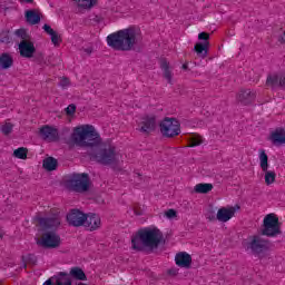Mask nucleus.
Listing matches in <instances>:
<instances>
[{
  "instance_id": "nucleus-1",
  "label": "nucleus",
  "mask_w": 285,
  "mask_h": 285,
  "mask_svg": "<svg viewBox=\"0 0 285 285\" xmlns=\"http://www.w3.org/2000/svg\"><path fill=\"white\" fill-rule=\"evenodd\" d=\"M71 140L76 146L89 148L88 155L90 159L102 164V166H112L119 161V153L112 146L101 149V136L97 132L92 125H83L76 127L71 134Z\"/></svg>"
},
{
  "instance_id": "nucleus-2",
  "label": "nucleus",
  "mask_w": 285,
  "mask_h": 285,
  "mask_svg": "<svg viewBox=\"0 0 285 285\" xmlns=\"http://www.w3.org/2000/svg\"><path fill=\"white\" fill-rule=\"evenodd\" d=\"M142 39L141 29L137 27H129L109 35L107 37V46L112 48V50L130 52L137 43H141Z\"/></svg>"
},
{
  "instance_id": "nucleus-3",
  "label": "nucleus",
  "mask_w": 285,
  "mask_h": 285,
  "mask_svg": "<svg viewBox=\"0 0 285 285\" xmlns=\"http://www.w3.org/2000/svg\"><path fill=\"white\" fill-rule=\"evenodd\" d=\"M161 232L157 228H144L131 238L134 250H146V248H157L161 244Z\"/></svg>"
},
{
  "instance_id": "nucleus-4",
  "label": "nucleus",
  "mask_w": 285,
  "mask_h": 285,
  "mask_svg": "<svg viewBox=\"0 0 285 285\" xmlns=\"http://www.w3.org/2000/svg\"><path fill=\"white\" fill-rule=\"evenodd\" d=\"M262 235L265 237H277L282 235V227L279 226V218L275 214H268L263 220Z\"/></svg>"
},
{
  "instance_id": "nucleus-5",
  "label": "nucleus",
  "mask_w": 285,
  "mask_h": 285,
  "mask_svg": "<svg viewBox=\"0 0 285 285\" xmlns=\"http://www.w3.org/2000/svg\"><path fill=\"white\" fill-rule=\"evenodd\" d=\"M247 250H250L252 255H257V257H262V255L271 250V240L265 239L259 235H254L247 243Z\"/></svg>"
},
{
  "instance_id": "nucleus-6",
  "label": "nucleus",
  "mask_w": 285,
  "mask_h": 285,
  "mask_svg": "<svg viewBox=\"0 0 285 285\" xmlns=\"http://www.w3.org/2000/svg\"><path fill=\"white\" fill-rule=\"evenodd\" d=\"M68 186L73 193H88L90 190V177L88 174H72Z\"/></svg>"
},
{
  "instance_id": "nucleus-7",
  "label": "nucleus",
  "mask_w": 285,
  "mask_h": 285,
  "mask_svg": "<svg viewBox=\"0 0 285 285\" xmlns=\"http://www.w3.org/2000/svg\"><path fill=\"white\" fill-rule=\"evenodd\" d=\"M160 132L163 137L173 138L181 135V124L176 118H165L160 125Z\"/></svg>"
},
{
  "instance_id": "nucleus-8",
  "label": "nucleus",
  "mask_w": 285,
  "mask_h": 285,
  "mask_svg": "<svg viewBox=\"0 0 285 285\" xmlns=\"http://www.w3.org/2000/svg\"><path fill=\"white\" fill-rule=\"evenodd\" d=\"M265 86H267V88H272V90L277 88L285 90V71L268 75Z\"/></svg>"
},
{
  "instance_id": "nucleus-9",
  "label": "nucleus",
  "mask_w": 285,
  "mask_h": 285,
  "mask_svg": "<svg viewBox=\"0 0 285 285\" xmlns=\"http://www.w3.org/2000/svg\"><path fill=\"white\" fill-rule=\"evenodd\" d=\"M43 248H59L61 246V237L55 232L45 233L40 240Z\"/></svg>"
},
{
  "instance_id": "nucleus-10",
  "label": "nucleus",
  "mask_w": 285,
  "mask_h": 285,
  "mask_svg": "<svg viewBox=\"0 0 285 285\" xmlns=\"http://www.w3.org/2000/svg\"><path fill=\"white\" fill-rule=\"evenodd\" d=\"M86 216H87V214H85L83 212H81L79 209H71L67 214V222H68L69 226L79 228V226H83V224L86 223Z\"/></svg>"
},
{
  "instance_id": "nucleus-11",
  "label": "nucleus",
  "mask_w": 285,
  "mask_h": 285,
  "mask_svg": "<svg viewBox=\"0 0 285 285\" xmlns=\"http://www.w3.org/2000/svg\"><path fill=\"white\" fill-rule=\"evenodd\" d=\"M257 98V92L252 89H240L236 95V101L242 106H250Z\"/></svg>"
},
{
  "instance_id": "nucleus-12",
  "label": "nucleus",
  "mask_w": 285,
  "mask_h": 285,
  "mask_svg": "<svg viewBox=\"0 0 285 285\" xmlns=\"http://www.w3.org/2000/svg\"><path fill=\"white\" fill-rule=\"evenodd\" d=\"M239 210V205L229 206V207H222L218 209L216 214V219L218 222H222L223 224H226V222H230L233 219L235 213Z\"/></svg>"
},
{
  "instance_id": "nucleus-13",
  "label": "nucleus",
  "mask_w": 285,
  "mask_h": 285,
  "mask_svg": "<svg viewBox=\"0 0 285 285\" xmlns=\"http://www.w3.org/2000/svg\"><path fill=\"white\" fill-rule=\"evenodd\" d=\"M20 57L24 59H32L35 57V52H37V48H35V42L30 40H21L18 45Z\"/></svg>"
},
{
  "instance_id": "nucleus-14",
  "label": "nucleus",
  "mask_w": 285,
  "mask_h": 285,
  "mask_svg": "<svg viewBox=\"0 0 285 285\" xmlns=\"http://www.w3.org/2000/svg\"><path fill=\"white\" fill-rule=\"evenodd\" d=\"M83 226L90 233L99 230L101 228V217L97 214H87Z\"/></svg>"
},
{
  "instance_id": "nucleus-15",
  "label": "nucleus",
  "mask_w": 285,
  "mask_h": 285,
  "mask_svg": "<svg viewBox=\"0 0 285 285\" xmlns=\"http://www.w3.org/2000/svg\"><path fill=\"white\" fill-rule=\"evenodd\" d=\"M38 224L43 230H50L52 228H59V226H61V220L59 219V216L53 215L51 217H39Z\"/></svg>"
},
{
  "instance_id": "nucleus-16",
  "label": "nucleus",
  "mask_w": 285,
  "mask_h": 285,
  "mask_svg": "<svg viewBox=\"0 0 285 285\" xmlns=\"http://www.w3.org/2000/svg\"><path fill=\"white\" fill-rule=\"evenodd\" d=\"M40 137H42L45 141H58L59 131L50 126H45L40 129Z\"/></svg>"
},
{
  "instance_id": "nucleus-17",
  "label": "nucleus",
  "mask_w": 285,
  "mask_h": 285,
  "mask_svg": "<svg viewBox=\"0 0 285 285\" xmlns=\"http://www.w3.org/2000/svg\"><path fill=\"white\" fill-rule=\"evenodd\" d=\"M269 140L273 146H284L285 144V128L278 127L269 135Z\"/></svg>"
},
{
  "instance_id": "nucleus-18",
  "label": "nucleus",
  "mask_w": 285,
  "mask_h": 285,
  "mask_svg": "<svg viewBox=\"0 0 285 285\" xmlns=\"http://www.w3.org/2000/svg\"><path fill=\"white\" fill-rule=\"evenodd\" d=\"M175 263L176 266H179V268H190V265L193 264V257L186 252H180L176 254Z\"/></svg>"
},
{
  "instance_id": "nucleus-19",
  "label": "nucleus",
  "mask_w": 285,
  "mask_h": 285,
  "mask_svg": "<svg viewBox=\"0 0 285 285\" xmlns=\"http://www.w3.org/2000/svg\"><path fill=\"white\" fill-rule=\"evenodd\" d=\"M156 126H157V118H155V116H147L141 121L139 131L146 132L148 135L149 132H153V130H155Z\"/></svg>"
},
{
  "instance_id": "nucleus-20",
  "label": "nucleus",
  "mask_w": 285,
  "mask_h": 285,
  "mask_svg": "<svg viewBox=\"0 0 285 285\" xmlns=\"http://www.w3.org/2000/svg\"><path fill=\"white\" fill-rule=\"evenodd\" d=\"M208 46H210V42L208 41H205L204 43L198 42L195 45L194 50L198 57H200V59H206V57H208Z\"/></svg>"
},
{
  "instance_id": "nucleus-21",
  "label": "nucleus",
  "mask_w": 285,
  "mask_h": 285,
  "mask_svg": "<svg viewBox=\"0 0 285 285\" xmlns=\"http://www.w3.org/2000/svg\"><path fill=\"white\" fill-rule=\"evenodd\" d=\"M24 17L27 19V23H30V26H37V23H40L41 21V16L36 10L26 11Z\"/></svg>"
},
{
  "instance_id": "nucleus-22",
  "label": "nucleus",
  "mask_w": 285,
  "mask_h": 285,
  "mask_svg": "<svg viewBox=\"0 0 285 285\" xmlns=\"http://www.w3.org/2000/svg\"><path fill=\"white\" fill-rule=\"evenodd\" d=\"M56 285H72L70 274L66 272H60L58 276H56Z\"/></svg>"
},
{
  "instance_id": "nucleus-23",
  "label": "nucleus",
  "mask_w": 285,
  "mask_h": 285,
  "mask_svg": "<svg viewBox=\"0 0 285 285\" xmlns=\"http://www.w3.org/2000/svg\"><path fill=\"white\" fill-rule=\"evenodd\" d=\"M258 159H259L261 170L263 171L268 170V155L266 154V150L264 149L258 150Z\"/></svg>"
},
{
  "instance_id": "nucleus-24",
  "label": "nucleus",
  "mask_w": 285,
  "mask_h": 285,
  "mask_svg": "<svg viewBox=\"0 0 285 285\" xmlns=\"http://www.w3.org/2000/svg\"><path fill=\"white\" fill-rule=\"evenodd\" d=\"M69 275L73 277V279H79L80 282H86V279H88L86 273H83V269L79 267H72L69 272Z\"/></svg>"
},
{
  "instance_id": "nucleus-25",
  "label": "nucleus",
  "mask_w": 285,
  "mask_h": 285,
  "mask_svg": "<svg viewBox=\"0 0 285 285\" xmlns=\"http://www.w3.org/2000/svg\"><path fill=\"white\" fill-rule=\"evenodd\" d=\"M58 164L59 163L57 161V159H55L53 157H48L43 160L42 166L45 170L51 173L52 170H57Z\"/></svg>"
},
{
  "instance_id": "nucleus-26",
  "label": "nucleus",
  "mask_w": 285,
  "mask_h": 285,
  "mask_svg": "<svg viewBox=\"0 0 285 285\" xmlns=\"http://www.w3.org/2000/svg\"><path fill=\"white\" fill-rule=\"evenodd\" d=\"M194 190H195V193H198L200 195H206V194L210 193V190H213V184H208V183L197 184L194 187Z\"/></svg>"
},
{
  "instance_id": "nucleus-27",
  "label": "nucleus",
  "mask_w": 285,
  "mask_h": 285,
  "mask_svg": "<svg viewBox=\"0 0 285 285\" xmlns=\"http://www.w3.org/2000/svg\"><path fill=\"white\" fill-rule=\"evenodd\" d=\"M160 68L164 71V77L165 79H167L168 83H173V71H170V66L168 65V61L163 60Z\"/></svg>"
},
{
  "instance_id": "nucleus-28",
  "label": "nucleus",
  "mask_w": 285,
  "mask_h": 285,
  "mask_svg": "<svg viewBox=\"0 0 285 285\" xmlns=\"http://www.w3.org/2000/svg\"><path fill=\"white\" fill-rule=\"evenodd\" d=\"M97 1L98 0H76V3L78 8H81L82 10H90L97 6Z\"/></svg>"
},
{
  "instance_id": "nucleus-29",
  "label": "nucleus",
  "mask_w": 285,
  "mask_h": 285,
  "mask_svg": "<svg viewBox=\"0 0 285 285\" xmlns=\"http://www.w3.org/2000/svg\"><path fill=\"white\" fill-rule=\"evenodd\" d=\"M13 63L12 57L8 53H2L0 56V66L3 68V70H8V68H11Z\"/></svg>"
},
{
  "instance_id": "nucleus-30",
  "label": "nucleus",
  "mask_w": 285,
  "mask_h": 285,
  "mask_svg": "<svg viewBox=\"0 0 285 285\" xmlns=\"http://www.w3.org/2000/svg\"><path fill=\"white\" fill-rule=\"evenodd\" d=\"M263 173H265V184L267 186H271V184H275V178L277 177V174H275V171L266 169V171Z\"/></svg>"
},
{
  "instance_id": "nucleus-31",
  "label": "nucleus",
  "mask_w": 285,
  "mask_h": 285,
  "mask_svg": "<svg viewBox=\"0 0 285 285\" xmlns=\"http://www.w3.org/2000/svg\"><path fill=\"white\" fill-rule=\"evenodd\" d=\"M13 155L17 157V159H28V149L20 147L13 151Z\"/></svg>"
},
{
  "instance_id": "nucleus-32",
  "label": "nucleus",
  "mask_w": 285,
  "mask_h": 285,
  "mask_svg": "<svg viewBox=\"0 0 285 285\" xmlns=\"http://www.w3.org/2000/svg\"><path fill=\"white\" fill-rule=\"evenodd\" d=\"M204 140H202V136H193L189 138V148H195V146H202Z\"/></svg>"
},
{
  "instance_id": "nucleus-33",
  "label": "nucleus",
  "mask_w": 285,
  "mask_h": 285,
  "mask_svg": "<svg viewBox=\"0 0 285 285\" xmlns=\"http://www.w3.org/2000/svg\"><path fill=\"white\" fill-rule=\"evenodd\" d=\"M13 128H14V125H12L11 122H6L4 125L1 126V132L2 135H10Z\"/></svg>"
},
{
  "instance_id": "nucleus-34",
  "label": "nucleus",
  "mask_w": 285,
  "mask_h": 285,
  "mask_svg": "<svg viewBox=\"0 0 285 285\" xmlns=\"http://www.w3.org/2000/svg\"><path fill=\"white\" fill-rule=\"evenodd\" d=\"M16 37L21 39V41H28V32L26 31V29L16 30Z\"/></svg>"
},
{
  "instance_id": "nucleus-35",
  "label": "nucleus",
  "mask_w": 285,
  "mask_h": 285,
  "mask_svg": "<svg viewBox=\"0 0 285 285\" xmlns=\"http://www.w3.org/2000/svg\"><path fill=\"white\" fill-rule=\"evenodd\" d=\"M50 37H51V42L53 43V46H59V43H61V37H59L57 31L52 32L50 35Z\"/></svg>"
},
{
  "instance_id": "nucleus-36",
  "label": "nucleus",
  "mask_w": 285,
  "mask_h": 285,
  "mask_svg": "<svg viewBox=\"0 0 285 285\" xmlns=\"http://www.w3.org/2000/svg\"><path fill=\"white\" fill-rule=\"evenodd\" d=\"M65 110L69 117H72V115H75V112H77V106H75V104H71Z\"/></svg>"
},
{
  "instance_id": "nucleus-37",
  "label": "nucleus",
  "mask_w": 285,
  "mask_h": 285,
  "mask_svg": "<svg viewBox=\"0 0 285 285\" xmlns=\"http://www.w3.org/2000/svg\"><path fill=\"white\" fill-rule=\"evenodd\" d=\"M60 88H69L70 87V79L61 78L59 82Z\"/></svg>"
},
{
  "instance_id": "nucleus-38",
  "label": "nucleus",
  "mask_w": 285,
  "mask_h": 285,
  "mask_svg": "<svg viewBox=\"0 0 285 285\" xmlns=\"http://www.w3.org/2000/svg\"><path fill=\"white\" fill-rule=\"evenodd\" d=\"M165 216L168 218V219H175V217H177V212L175 209H168L166 213H165Z\"/></svg>"
},
{
  "instance_id": "nucleus-39",
  "label": "nucleus",
  "mask_w": 285,
  "mask_h": 285,
  "mask_svg": "<svg viewBox=\"0 0 285 285\" xmlns=\"http://www.w3.org/2000/svg\"><path fill=\"white\" fill-rule=\"evenodd\" d=\"M198 39L203 41H208V39H210V35H208L207 32H200L198 35Z\"/></svg>"
},
{
  "instance_id": "nucleus-40",
  "label": "nucleus",
  "mask_w": 285,
  "mask_h": 285,
  "mask_svg": "<svg viewBox=\"0 0 285 285\" xmlns=\"http://www.w3.org/2000/svg\"><path fill=\"white\" fill-rule=\"evenodd\" d=\"M42 30H45V32H47V35H49V36H51L55 32L52 27H50L49 24H45L42 27Z\"/></svg>"
},
{
  "instance_id": "nucleus-41",
  "label": "nucleus",
  "mask_w": 285,
  "mask_h": 285,
  "mask_svg": "<svg viewBox=\"0 0 285 285\" xmlns=\"http://www.w3.org/2000/svg\"><path fill=\"white\" fill-rule=\"evenodd\" d=\"M26 259L31 261L32 264H35V263L37 262V257H36L35 255H32V254H29V255L26 257Z\"/></svg>"
},
{
  "instance_id": "nucleus-42",
  "label": "nucleus",
  "mask_w": 285,
  "mask_h": 285,
  "mask_svg": "<svg viewBox=\"0 0 285 285\" xmlns=\"http://www.w3.org/2000/svg\"><path fill=\"white\" fill-rule=\"evenodd\" d=\"M83 52H86V55H92V48L88 47V48L83 49Z\"/></svg>"
},
{
  "instance_id": "nucleus-43",
  "label": "nucleus",
  "mask_w": 285,
  "mask_h": 285,
  "mask_svg": "<svg viewBox=\"0 0 285 285\" xmlns=\"http://www.w3.org/2000/svg\"><path fill=\"white\" fill-rule=\"evenodd\" d=\"M42 285H53L52 278L47 279Z\"/></svg>"
},
{
  "instance_id": "nucleus-44",
  "label": "nucleus",
  "mask_w": 285,
  "mask_h": 285,
  "mask_svg": "<svg viewBox=\"0 0 285 285\" xmlns=\"http://www.w3.org/2000/svg\"><path fill=\"white\" fill-rule=\"evenodd\" d=\"M188 69V63H184L183 65V70H187Z\"/></svg>"
},
{
  "instance_id": "nucleus-45",
  "label": "nucleus",
  "mask_w": 285,
  "mask_h": 285,
  "mask_svg": "<svg viewBox=\"0 0 285 285\" xmlns=\"http://www.w3.org/2000/svg\"><path fill=\"white\" fill-rule=\"evenodd\" d=\"M21 2L24 1V3H32V0H20Z\"/></svg>"
},
{
  "instance_id": "nucleus-46",
  "label": "nucleus",
  "mask_w": 285,
  "mask_h": 285,
  "mask_svg": "<svg viewBox=\"0 0 285 285\" xmlns=\"http://www.w3.org/2000/svg\"><path fill=\"white\" fill-rule=\"evenodd\" d=\"M207 219H209L210 222H213V219H215V216H208Z\"/></svg>"
},
{
  "instance_id": "nucleus-47",
  "label": "nucleus",
  "mask_w": 285,
  "mask_h": 285,
  "mask_svg": "<svg viewBox=\"0 0 285 285\" xmlns=\"http://www.w3.org/2000/svg\"><path fill=\"white\" fill-rule=\"evenodd\" d=\"M2 237H3V232H1L0 229V239H2Z\"/></svg>"
}]
</instances>
